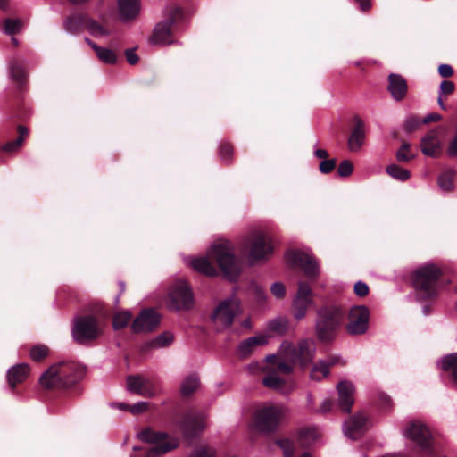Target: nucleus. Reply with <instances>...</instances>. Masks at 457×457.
Wrapping results in <instances>:
<instances>
[{"label": "nucleus", "mask_w": 457, "mask_h": 457, "mask_svg": "<svg viewBox=\"0 0 457 457\" xmlns=\"http://www.w3.org/2000/svg\"><path fill=\"white\" fill-rule=\"evenodd\" d=\"M288 321L284 317L276 318L269 322L268 328L277 334H284L287 330Z\"/></svg>", "instance_id": "nucleus-40"}, {"label": "nucleus", "mask_w": 457, "mask_h": 457, "mask_svg": "<svg viewBox=\"0 0 457 457\" xmlns=\"http://www.w3.org/2000/svg\"><path fill=\"white\" fill-rule=\"evenodd\" d=\"M86 41L95 50L96 54L97 53L98 49L101 48V46H97L95 42L88 38H86Z\"/></svg>", "instance_id": "nucleus-62"}, {"label": "nucleus", "mask_w": 457, "mask_h": 457, "mask_svg": "<svg viewBox=\"0 0 457 457\" xmlns=\"http://www.w3.org/2000/svg\"><path fill=\"white\" fill-rule=\"evenodd\" d=\"M344 312L335 304H326L317 311L315 331L320 341H330L335 337L337 329L341 326Z\"/></svg>", "instance_id": "nucleus-2"}, {"label": "nucleus", "mask_w": 457, "mask_h": 457, "mask_svg": "<svg viewBox=\"0 0 457 457\" xmlns=\"http://www.w3.org/2000/svg\"><path fill=\"white\" fill-rule=\"evenodd\" d=\"M71 334L77 343L88 344L103 334L102 324L93 315L79 316L74 320Z\"/></svg>", "instance_id": "nucleus-9"}, {"label": "nucleus", "mask_w": 457, "mask_h": 457, "mask_svg": "<svg viewBox=\"0 0 457 457\" xmlns=\"http://www.w3.org/2000/svg\"><path fill=\"white\" fill-rule=\"evenodd\" d=\"M96 55L100 61L106 64H114L117 62V55L113 50L102 47L98 49Z\"/></svg>", "instance_id": "nucleus-43"}, {"label": "nucleus", "mask_w": 457, "mask_h": 457, "mask_svg": "<svg viewBox=\"0 0 457 457\" xmlns=\"http://www.w3.org/2000/svg\"><path fill=\"white\" fill-rule=\"evenodd\" d=\"M288 262L299 266L309 278H315L319 274L316 260L311 255L299 251H290L286 254Z\"/></svg>", "instance_id": "nucleus-20"}, {"label": "nucleus", "mask_w": 457, "mask_h": 457, "mask_svg": "<svg viewBox=\"0 0 457 457\" xmlns=\"http://www.w3.org/2000/svg\"><path fill=\"white\" fill-rule=\"evenodd\" d=\"M22 26V22L19 19L7 18L4 21V30L8 35L18 33Z\"/></svg>", "instance_id": "nucleus-44"}, {"label": "nucleus", "mask_w": 457, "mask_h": 457, "mask_svg": "<svg viewBox=\"0 0 457 457\" xmlns=\"http://www.w3.org/2000/svg\"><path fill=\"white\" fill-rule=\"evenodd\" d=\"M421 152L430 157H438L442 153V141L438 137V130L432 129L421 139Z\"/></svg>", "instance_id": "nucleus-24"}, {"label": "nucleus", "mask_w": 457, "mask_h": 457, "mask_svg": "<svg viewBox=\"0 0 457 457\" xmlns=\"http://www.w3.org/2000/svg\"><path fill=\"white\" fill-rule=\"evenodd\" d=\"M441 275V270L433 263H427L417 268L411 275L413 287L424 298H429L436 294V281Z\"/></svg>", "instance_id": "nucleus-5"}, {"label": "nucleus", "mask_w": 457, "mask_h": 457, "mask_svg": "<svg viewBox=\"0 0 457 457\" xmlns=\"http://www.w3.org/2000/svg\"><path fill=\"white\" fill-rule=\"evenodd\" d=\"M440 118L441 116H425L422 119H419L417 116H411L406 120L404 128L407 132H412L417 130L422 124L439 121Z\"/></svg>", "instance_id": "nucleus-35"}, {"label": "nucleus", "mask_w": 457, "mask_h": 457, "mask_svg": "<svg viewBox=\"0 0 457 457\" xmlns=\"http://www.w3.org/2000/svg\"><path fill=\"white\" fill-rule=\"evenodd\" d=\"M232 154V146L228 144H223L220 148V156L223 161H228Z\"/></svg>", "instance_id": "nucleus-56"}, {"label": "nucleus", "mask_w": 457, "mask_h": 457, "mask_svg": "<svg viewBox=\"0 0 457 457\" xmlns=\"http://www.w3.org/2000/svg\"><path fill=\"white\" fill-rule=\"evenodd\" d=\"M149 403L147 402H138L129 406V411L133 414H139L148 410Z\"/></svg>", "instance_id": "nucleus-53"}, {"label": "nucleus", "mask_w": 457, "mask_h": 457, "mask_svg": "<svg viewBox=\"0 0 457 457\" xmlns=\"http://www.w3.org/2000/svg\"><path fill=\"white\" fill-rule=\"evenodd\" d=\"M369 310L364 305L354 306L349 312V323L346 329L351 335L363 334L368 329Z\"/></svg>", "instance_id": "nucleus-18"}, {"label": "nucleus", "mask_w": 457, "mask_h": 457, "mask_svg": "<svg viewBox=\"0 0 457 457\" xmlns=\"http://www.w3.org/2000/svg\"><path fill=\"white\" fill-rule=\"evenodd\" d=\"M205 427V416L198 412L187 413L181 424L183 435L187 438L196 436Z\"/></svg>", "instance_id": "nucleus-22"}, {"label": "nucleus", "mask_w": 457, "mask_h": 457, "mask_svg": "<svg viewBox=\"0 0 457 457\" xmlns=\"http://www.w3.org/2000/svg\"><path fill=\"white\" fill-rule=\"evenodd\" d=\"M125 56L127 62L131 65H135L138 62L139 57L134 53L133 49H127L125 51Z\"/></svg>", "instance_id": "nucleus-57"}, {"label": "nucleus", "mask_w": 457, "mask_h": 457, "mask_svg": "<svg viewBox=\"0 0 457 457\" xmlns=\"http://www.w3.org/2000/svg\"><path fill=\"white\" fill-rule=\"evenodd\" d=\"M441 369L446 372L457 385V353L445 356L440 362Z\"/></svg>", "instance_id": "nucleus-33"}, {"label": "nucleus", "mask_w": 457, "mask_h": 457, "mask_svg": "<svg viewBox=\"0 0 457 457\" xmlns=\"http://www.w3.org/2000/svg\"><path fill=\"white\" fill-rule=\"evenodd\" d=\"M240 312V303L236 297L222 301L213 311L212 319L217 330L228 328Z\"/></svg>", "instance_id": "nucleus-14"}, {"label": "nucleus", "mask_w": 457, "mask_h": 457, "mask_svg": "<svg viewBox=\"0 0 457 457\" xmlns=\"http://www.w3.org/2000/svg\"><path fill=\"white\" fill-rule=\"evenodd\" d=\"M455 85L453 81L450 80H443L440 84V92L441 96H449L454 92Z\"/></svg>", "instance_id": "nucleus-49"}, {"label": "nucleus", "mask_w": 457, "mask_h": 457, "mask_svg": "<svg viewBox=\"0 0 457 457\" xmlns=\"http://www.w3.org/2000/svg\"><path fill=\"white\" fill-rule=\"evenodd\" d=\"M362 12H368L371 8L370 0H355Z\"/></svg>", "instance_id": "nucleus-59"}, {"label": "nucleus", "mask_w": 457, "mask_h": 457, "mask_svg": "<svg viewBox=\"0 0 457 457\" xmlns=\"http://www.w3.org/2000/svg\"><path fill=\"white\" fill-rule=\"evenodd\" d=\"M193 305L192 290L184 280L177 281L170 288L167 306L170 310H188Z\"/></svg>", "instance_id": "nucleus-15"}, {"label": "nucleus", "mask_w": 457, "mask_h": 457, "mask_svg": "<svg viewBox=\"0 0 457 457\" xmlns=\"http://www.w3.org/2000/svg\"><path fill=\"white\" fill-rule=\"evenodd\" d=\"M173 341V335L170 332H163L158 335L150 342L152 348H162L170 345Z\"/></svg>", "instance_id": "nucleus-38"}, {"label": "nucleus", "mask_w": 457, "mask_h": 457, "mask_svg": "<svg viewBox=\"0 0 457 457\" xmlns=\"http://www.w3.org/2000/svg\"><path fill=\"white\" fill-rule=\"evenodd\" d=\"M30 371L29 366L26 363H21L9 369L7 378L9 385L14 388L17 384L23 382Z\"/></svg>", "instance_id": "nucleus-31"}, {"label": "nucleus", "mask_w": 457, "mask_h": 457, "mask_svg": "<svg viewBox=\"0 0 457 457\" xmlns=\"http://www.w3.org/2000/svg\"><path fill=\"white\" fill-rule=\"evenodd\" d=\"M403 434L406 439L422 451H428L431 446V433L420 421L414 420L408 423Z\"/></svg>", "instance_id": "nucleus-16"}, {"label": "nucleus", "mask_w": 457, "mask_h": 457, "mask_svg": "<svg viewBox=\"0 0 457 457\" xmlns=\"http://www.w3.org/2000/svg\"><path fill=\"white\" fill-rule=\"evenodd\" d=\"M453 177L454 171L452 170H448L445 171L438 178V186L439 187L445 191L449 192L453 189Z\"/></svg>", "instance_id": "nucleus-37"}, {"label": "nucleus", "mask_w": 457, "mask_h": 457, "mask_svg": "<svg viewBox=\"0 0 457 457\" xmlns=\"http://www.w3.org/2000/svg\"><path fill=\"white\" fill-rule=\"evenodd\" d=\"M244 248L253 262L269 257L273 251L270 237L262 231H253L248 235Z\"/></svg>", "instance_id": "nucleus-11"}, {"label": "nucleus", "mask_w": 457, "mask_h": 457, "mask_svg": "<svg viewBox=\"0 0 457 457\" xmlns=\"http://www.w3.org/2000/svg\"><path fill=\"white\" fill-rule=\"evenodd\" d=\"M314 155L319 159L326 160L328 157V153L324 149H316Z\"/></svg>", "instance_id": "nucleus-60"}, {"label": "nucleus", "mask_w": 457, "mask_h": 457, "mask_svg": "<svg viewBox=\"0 0 457 457\" xmlns=\"http://www.w3.org/2000/svg\"><path fill=\"white\" fill-rule=\"evenodd\" d=\"M118 7L123 21L135 19L140 11L139 0H118Z\"/></svg>", "instance_id": "nucleus-28"}, {"label": "nucleus", "mask_w": 457, "mask_h": 457, "mask_svg": "<svg viewBox=\"0 0 457 457\" xmlns=\"http://www.w3.org/2000/svg\"><path fill=\"white\" fill-rule=\"evenodd\" d=\"M387 91L395 101H402L408 92L406 79L400 74L390 73L387 77Z\"/></svg>", "instance_id": "nucleus-25"}, {"label": "nucleus", "mask_w": 457, "mask_h": 457, "mask_svg": "<svg viewBox=\"0 0 457 457\" xmlns=\"http://www.w3.org/2000/svg\"><path fill=\"white\" fill-rule=\"evenodd\" d=\"M337 361L336 357H331L328 361L320 360L316 362L310 371V378L312 380L320 381L329 374V367L335 365Z\"/></svg>", "instance_id": "nucleus-32"}, {"label": "nucleus", "mask_w": 457, "mask_h": 457, "mask_svg": "<svg viewBox=\"0 0 457 457\" xmlns=\"http://www.w3.org/2000/svg\"><path fill=\"white\" fill-rule=\"evenodd\" d=\"M215 451L212 448H200L195 450L189 457H214Z\"/></svg>", "instance_id": "nucleus-54"}, {"label": "nucleus", "mask_w": 457, "mask_h": 457, "mask_svg": "<svg viewBox=\"0 0 457 457\" xmlns=\"http://www.w3.org/2000/svg\"><path fill=\"white\" fill-rule=\"evenodd\" d=\"M438 73L442 78H451L454 71L451 65L449 64H440L438 67Z\"/></svg>", "instance_id": "nucleus-55"}, {"label": "nucleus", "mask_w": 457, "mask_h": 457, "mask_svg": "<svg viewBox=\"0 0 457 457\" xmlns=\"http://www.w3.org/2000/svg\"><path fill=\"white\" fill-rule=\"evenodd\" d=\"M85 368L73 361L51 366L40 377L39 382L46 388L70 386L82 378Z\"/></svg>", "instance_id": "nucleus-1"}, {"label": "nucleus", "mask_w": 457, "mask_h": 457, "mask_svg": "<svg viewBox=\"0 0 457 457\" xmlns=\"http://www.w3.org/2000/svg\"><path fill=\"white\" fill-rule=\"evenodd\" d=\"M208 255L217 262L223 276L227 279L230 281L237 279L241 271V265L236 258L232 245L229 242L213 244L208 251Z\"/></svg>", "instance_id": "nucleus-3"}, {"label": "nucleus", "mask_w": 457, "mask_h": 457, "mask_svg": "<svg viewBox=\"0 0 457 457\" xmlns=\"http://www.w3.org/2000/svg\"><path fill=\"white\" fill-rule=\"evenodd\" d=\"M386 172L392 178L398 179L400 181L407 180L410 178V172L407 170L403 169L396 164L388 165L386 167Z\"/></svg>", "instance_id": "nucleus-39"}, {"label": "nucleus", "mask_w": 457, "mask_h": 457, "mask_svg": "<svg viewBox=\"0 0 457 457\" xmlns=\"http://www.w3.org/2000/svg\"><path fill=\"white\" fill-rule=\"evenodd\" d=\"M316 353V344L312 339H302L297 345L284 342L280 347L282 360L287 361L289 364H298L306 367L314 359Z\"/></svg>", "instance_id": "nucleus-4"}, {"label": "nucleus", "mask_w": 457, "mask_h": 457, "mask_svg": "<svg viewBox=\"0 0 457 457\" xmlns=\"http://www.w3.org/2000/svg\"><path fill=\"white\" fill-rule=\"evenodd\" d=\"M127 389L130 393L144 397H154L157 394L154 382L143 376H129L127 378Z\"/></svg>", "instance_id": "nucleus-21"}, {"label": "nucleus", "mask_w": 457, "mask_h": 457, "mask_svg": "<svg viewBox=\"0 0 457 457\" xmlns=\"http://www.w3.org/2000/svg\"><path fill=\"white\" fill-rule=\"evenodd\" d=\"M131 320V314L128 311L118 312L113 317L112 326L114 329L125 328Z\"/></svg>", "instance_id": "nucleus-41"}, {"label": "nucleus", "mask_w": 457, "mask_h": 457, "mask_svg": "<svg viewBox=\"0 0 457 457\" xmlns=\"http://www.w3.org/2000/svg\"><path fill=\"white\" fill-rule=\"evenodd\" d=\"M278 444L282 448L285 457H293L294 445L290 440H287V439L281 440V441H278Z\"/></svg>", "instance_id": "nucleus-50"}, {"label": "nucleus", "mask_w": 457, "mask_h": 457, "mask_svg": "<svg viewBox=\"0 0 457 457\" xmlns=\"http://www.w3.org/2000/svg\"><path fill=\"white\" fill-rule=\"evenodd\" d=\"M182 15L183 13L180 8H170L166 18L154 27L153 34L149 38L150 43L159 45L173 44V27L178 20L182 18Z\"/></svg>", "instance_id": "nucleus-10"}, {"label": "nucleus", "mask_w": 457, "mask_h": 457, "mask_svg": "<svg viewBox=\"0 0 457 457\" xmlns=\"http://www.w3.org/2000/svg\"><path fill=\"white\" fill-rule=\"evenodd\" d=\"M336 159L323 160L320 163L319 170L323 174L331 172L336 167Z\"/></svg>", "instance_id": "nucleus-48"}, {"label": "nucleus", "mask_w": 457, "mask_h": 457, "mask_svg": "<svg viewBox=\"0 0 457 457\" xmlns=\"http://www.w3.org/2000/svg\"><path fill=\"white\" fill-rule=\"evenodd\" d=\"M10 71L12 81L16 86L19 96H17V111L21 114H29L33 112L32 106L25 102L21 95L27 91L28 72L24 64L19 60H13L10 65Z\"/></svg>", "instance_id": "nucleus-13"}, {"label": "nucleus", "mask_w": 457, "mask_h": 457, "mask_svg": "<svg viewBox=\"0 0 457 457\" xmlns=\"http://www.w3.org/2000/svg\"><path fill=\"white\" fill-rule=\"evenodd\" d=\"M338 404L343 411L350 412L353 403L354 386L351 382L342 381L337 384Z\"/></svg>", "instance_id": "nucleus-26"}, {"label": "nucleus", "mask_w": 457, "mask_h": 457, "mask_svg": "<svg viewBox=\"0 0 457 457\" xmlns=\"http://www.w3.org/2000/svg\"><path fill=\"white\" fill-rule=\"evenodd\" d=\"M18 133L19 136L15 140L10 141L3 145V151L7 153H13L16 152L21 146L25 137L28 136L29 131L26 127L20 125L18 127Z\"/></svg>", "instance_id": "nucleus-36"}, {"label": "nucleus", "mask_w": 457, "mask_h": 457, "mask_svg": "<svg viewBox=\"0 0 457 457\" xmlns=\"http://www.w3.org/2000/svg\"><path fill=\"white\" fill-rule=\"evenodd\" d=\"M268 343V337L264 335H258L248 337L242 341L237 347V353L241 357H247L258 347L262 346Z\"/></svg>", "instance_id": "nucleus-27"}, {"label": "nucleus", "mask_w": 457, "mask_h": 457, "mask_svg": "<svg viewBox=\"0 0 457 457\" xmlns=\"http://www.w3.org/2000/svg\"><path fill=\"white\" fill-rule=\"evenodd\" d=\"M160 323V315L154 309H145L133 320L131 330L134 333H147L155 329Z\"/></svg>", "instance_id": "nucleus-19"}, {"label": "nucleus", "mask_w": 457, "mask_h": 457, "mask_svg": "<svg viewBox=\"0 0 457 457\" xmlns=\"http://www.w3.org/2000/svg\"><path fill=\"white\" fill-rule=\"evenodd\" d=\"M138 437L141 441L151 445L145 450V457H159L177 448L179 445L178 439L150 428L141 431Z\"/></svg>", "instance_id": "nucleus-8"}, {"label": "nucleus", "mask_w": 457, "mask_h": 457, "mask_svg": "<svg viewBox=\"0 0 457 457\" xmlns=\"http://www.w3.org/2000/svg\"><path fill=\"white\" fill-rule=\"evenodd\" d=\"M288 409L281 404H267L258 409L254 415L256 428L262 432H272L287 419Z\"/></svg>", "instance_id": "nucleus-6"}, {"label": "nucleus", "mask_w": 457, "mask_h": 457, "mask_svg": "<svg viewBox=\"0 0 457 457\" xmlns=\"http://www.w3.org/2000/svg\"><path fill=\"white\" fill-rule=\"evenodd\" d=\"M266 376L262 378L265 386L275 389L283 390L286 380L280 378L279 374H289L293 370V366L282 360L281 357L276 355H269L266 357V364L262 367Z\"/></svg>", "instance_id": "nucleus-7"}, {"label": "nucleus", "mask_w": 457, "mask_h": 457, "mask_svg": "<svg viewBox=\"0 0 457 457\" xmlns=\"http://www.w3.org/2000/svg\"><path fill=\"white\" fill-rule=\"evenodd\" d=\"M365 138V128L364 123L361 120H357L353 131L348 139V148L352 152L359 151Z\"/></svg>", "instance_id": "nucleus-29"}, {"label": "nucleus", "mask_w": 457, "mask_h": 457, "mask_svg": "<svg viewBox=\"0 0 457 457\" xmlns=\"http://www.w3.org/2000/svg\"><path fill=\"white\" fill-rule=\"evenodd\" d=\"M187 263L198 273L205 276L214 277L218 274L215 267L209 262L206 257L188 258Z\"/></svg>", "instance_id": "nucleus-30"}, {"label": "nucleus", "mask_w": 457, "mask_h": 457, "mask_svg": "<svg viewBox=\"0 0 457 457\" xmlns=\"http://www.w3.org/2000/svg\"><path fill=\"white\" fill-rule=\"evenodd\" d=\"M312 303V291L310 286L307 283L299 282L297 293L292 302L295 319L297 320H303Z\"/></svg>", "instance_id": "nucleus-17"}, {"label": "nucleus", "mask_w": 457, "mask_h": 457, "mask_svg": "<svg viewBox=\"0 0 457 457\" xmlns=\"http://www.w3.org/2000/svg\"><path fill=\"white\" fill-rule=\"evenodd\" d=\"M270 291L275 297L280 299L284 297L286 288L282 283L275 282L271 285Z\"/></svg>", "instance_id": "nucleus-51"}, {"label": "nucleus", "mask_w": 457, "mask_h": 457, "mask_svg": "<svg viewBox=\"0 0 457 457\" xmlns=\"http://www.w3.org/2000/svg\"><path fill=\"white\" fill-rule=\"evenodd\" d=\"M332 401L329 399H324L321 403V405L319 409H317L315 411L320 413H326L329 411L332 408Z\"/></svg>", "instance_id": "nucleus-58"}, {"label": "nucleus", "mask_w": 457, "mask_h": 457, "mask_svg": "<svg viewBox=\"0 0 457 457\" xmlns=\"http://www.w3.org/2000/svg\"><path fill=\"white\" fill-rule=\"evenodd\" d=\"M199 386L200 380L198 375L195 373L190 374L181 382L180 393L183 396H189L198 389Z\"/></svg>", "instance_id": "nucleus-34"}, {"label": "nucleus", "mask_w": 457, "mask_h": 457, "mask_svg": "<svg viewBox=\"0 0 457 457\" xmlns=\"http://www.w3.org/2000/svg\"><path fill=\"white\" fill-rule=\"evenodd\" d=\"M368 420L363 414L351 417L343 425V431L346 437L355 440L366 430Z\"/></svg>", "instance_id": "nucleus-23"}, {"label": "nucleus", "mask_w": 457, "mask_h": 457, "mask_svg": "<svg viewBox=\"0 0 457 457\" xmlns=\"http://www.w3.org/2000/svg\"><path fill=\"white\" fill-rule=\"evenodd\" d=\"M353 290L355 295L360 297H364L369 294V287L362 281L356 282Z\"/></svg>", "instance_id": "nucleus-52"}, {"label": "nucleus", "mask_w": 457, "mask_h": 457, "mask_svg": "<svg viewBox=\"0 0 457 457\" xmlns=\"http://www.w3.org/2000/svg\"><path fill=\"white\" fill-rule=\"evenodd\" d=\"M410 145L408 143H403L401 148L396 153V159L399 162H407L414 158V154H412L410 150Z\"/></svg>", "instance_id": "nucleus-45"}, {"label": "nucleus", "mask_w": 457, "mask_h": 457, "mask_svg": "<svg viewBox=\"0 0 457 457\" xmlns=\"http://www.w3.org/2000/svg\"><path fill=\"white\" fill-rule=\"evenodd\" d=\"M319 436V432L314 428H305L300 431L299 440L302 445H310L314 442Z\"/></svg>", "instance_id": "nucleus-42"}, {"label": "nucleus", "mask_w": 457, "mask_h": 457, "mask_svg": "<svg viewBox=\"0 0 457 457\" xmlns=\"http://www.w3.org/2000/svg\"><path fill=\"white\" fill-rule=\"evenodd\" d=\"M48 354V348L44 345H37L32 347L30 351V357L34 361H40L46 357Z\"/></svg>", "instance_id": "nucleus-46"}, {"label": "nucleus", "mask_w": 457, "mask_h": 457, "mask_svg": "<svg viewBox=\"0 0 457 457\" xmlns=\"http://www.w3.org/2000/svg\"><path fill=\"white\" fill-rule=\"evenodd\" d=\"M9 6V0H0V10L5 12Z\"/></svg>", "instance_id": "nucleus-63"}, {"label": "nucleus", "mask_w": 457, "mask_h": 457, "mask_svg": "<svg viewBox=\"0 0 457 457\" xmlns=\"http://www.w3.org/2000/svg\"><path fill=\"white\" fill-rule=\"evenodd\" d=\"M86 41L95 50L96 54L97 53L98 49L101 48V46H97L95 42L88 38H86Z\"/></svg>", "instance_id": "nucleus-61"}, {"label": "nucleus", "mask_w": 457, "mask_h": 457, "mask_svg": "<svg viewBox=\"0 0 457 457\" xmlns=\"http://www.w3.org/2000/svg\"><path fill=\"white\" fill-rule=\"evenodd\" d=\"M437 102H438V104H439V105L441 106V109H442L443 111H445H445H448V109L446 108L445 104H444V101H443V98H442V96H441V95H439L438 99H437Z\"/></svg>", "instance_id": "nucleus-64"}, {"label": "nucleus", "mask_w": 457, "mask_h": 457, "mask_svg": "<svg viewBox=\"0 0 457 457\" xmlns=\"http://www.w3.org/2000/svg\"><path fill=\"white\" fill-rule=\"evenodd\" d=\"M64 26L69 32L73 34L79 33L85 29H87L94 37H103L110 34L109 29L84 12L74 13L68 16Z\"/></svg>", "instance_id": "nucleus-12"}, {"label": "nucleus", "mask_w": 457, "mask_h": 457, "mask_svg": "<svg viewBox=\"0 0 457 457\" xmlns=\"http://www.w3.org/2000/svg\"><path fill=\"white\" fill-rule=\"evenodd\" d=\"M353 166L348 160L341 162L337 168V173L341 177H348L353 173Z\"/></svg>", "instance_id": "nucleus-47"}]
</instances>
